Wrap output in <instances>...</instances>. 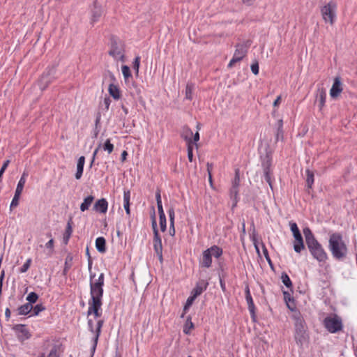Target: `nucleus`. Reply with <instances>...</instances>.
I'll list each match as a JSON object with an SVG mask.
<instances>
[{"label": "nucleus", "mask_w": 357, "mask_h": 357, "mask_svg": "<svg viewBox=\"0 0 357 357\" xmlns=\"http://www.w3.org/2000/svg\"><path fill=\"white\" fill-rule=\"evenodd\" d=\"M303 232L305 236L307 247L313 258L320 263L326 262L328 259L327 253L321 243L317 240L312 230L308 227H306L303 228Z\"/></svg>", "instance_id": "f257e3e1"}, {"label": "nucleus", "mask_w": 357, "mask_h": 357, "mask_svg": "<svg viewBox=\"0 0 357 357\" xmlns=\"http://www.w3.org/2000/svg\"><path fill=\"white\" fill-rule=\"evenodd\" d=\"M328 248L333 257L341 260L344 259L347 253V248L342 240V235L340 233L335 232L330 235Z\"/></svg>", "instance_id": "f03ea898"}, {"label": "nucleus", "mask_w": 357, "mask_h": 357, "mask_svg": "<svg viewBox=\"0 0 357 357\" xmlns=\"http://www.w3.org/2000/svg\"><path fill=\"white\" fill-rule=\"evenodd\" d=\"M292 318L294 320L295 341L298 345L302 347L308 338L306 323L299 311H295Z\"/></svg>", "instance_id": "7ed1b4c3"}, {"label": "nucleus", "mask_w": 357, "mask_h": 357, "mask_svg": "<svg viewBox=\"0 0 357 357\" xmlns=\"http://www.w3.org/2000/svg\"><path fill=\"white\" fill-rule=\"evenodd\" d=\"M95 274H90V299L102 300L103 296V287L105 283V275L100 273L98 278L93 280Z\"/></svg>", "instance_id": "20e7f679"}, {"label": "nucleus", "mask_w": 357, "mask_h": 357, "mask_svg": "<svg viewBox=\"0 0 357 357\" xmlns=\"http://www.w3.org/2000/svg\"><path fill=\"white\" fill-rule=\"evenodd\" d=\"M124 43L115 36L110 37V50L109 54L116 60L124 61Z\"/></svg>", "instance_id": "39448f33"}, {"label": "nucleus", "mask_w": 357, "mask_h": 357, "mask_svg": "<svg viewBox=\"0 0 357 357\" xmlns=\"http://www.w3.org/2000/svg\"><path fill=\"white\" fill-rule=\"evenodd\" d=\"M261 167L263 168L264 176L265 181L268 183L271 190H273V173L271 169L272 165V153L266 151L264 155L260 156Z\"/></svg>", "instance_id": "423d86ee"}, {"label": "nucleus", "mask_w": 357, "mask_h": 357, "mask_svg": "<svg viewBox=\"0 0 357 357\" xmlns=\"http://www.w3.org/2000/svg\"><path fill=\"white\" fill-rule=\"evenodd\" d=\"M323 324L326 329L331 333H337L343 328L342 320L336 314L326 317L324 319Z\"/></svg>", "instance_id": "0eeeda50"}, {"label": "nucleus", "mask_w": 357, "mask_h": 357, "mask_svg": "<svg viewBox=\"0 0 357 357\" xmlns=\"http://www.w3.org/2000/svg\"><path fill=\"white\" fill-rule=\"evenodd\" d=\"M103 324L104 321L102 319H100L97 321L96 327H94L93 320H88L89 329L91 333H94V337H93V343L91 349V357H93Z\"/></svg>", "instance_id": "6e6552de"}, {"label": "nucleus", "mask_w": 357, "mask_h": 357, "mask_svg": "<svg viewBox=\"0 0 357 357\" xmlns=\"http://www.w3.org/2000/svg\"><path fill=\"white\" fill-rule=\"evenodd\" d=\"M337 8V3L334 1H329L326 5L321 8V13L324 20L326 22H329L333 24L335 18V10Z\"/></svg>", "instance_id": "1a4fd4ad"}, {"label": "nucleus", "mask_w": 357, "mask_h": 357, "mask_svg": "<svg viewBox=\"0 0 357 357\" xmlns=\"http://www.w3.org/2000/svg\"><path fill=\"white\" fill-rule=\"evenodd\" d=\"M56 67L52 66L47 68V72L44 73L38 81V86L40 90L43 91L55 79Z\"/></svg>", "instance_id": "9d476101"}, {"label": "nucleus", "mask_w": 357, "mask_h": 357, "mask_svg": "<svg viewBox=\"0 0 357 357\" xmlns=\"http://www.w3.org/2000/svg\"><path fill=\"white\" fill-rule=\"evenodd\" d=\"M102 300L90 299L89 301V309L87 312L88 316L93 314L95 318L100 317L101 316L100 311L102 310Z\"/></svg>", "instance_id": "9b49d317"}, {"label": "nucleus", "mask_w": 357, "mask_h": 357, "mask_svg": "<svg viewBox=\"0 0 357 357\" xmlns=\"http://www.w3.org/2000/svg\"><path fill=\"white\" fill-rule=\"evenodd\" d=\"M13 329L16 333L18 340L22 342L31 337V333L24 324H16Z\"/></svg>", "instance_id": "f8f14e48"}, {"label": "nucleus", "mask_w": 357, "mask_h": 357, "mask_svg": "<svg viewBox=\"0 0 357 357\" xmlns=\"http://www.w3.org/2000/svg\"><path fill=\"white\" fill-rule=\"evenodd\" d=\"M251 44L252 41L250 40H247L246 41H244L243 43H238L236 45V50L234 55L241 58V61L243 59V57L246 55Z\"/></svg>", "instance_id": "ddd939ff"}, {"label": "nucleus", "mask_w": 357, "mask_h": 357, "mask_svg": "<svg viewBox=\"0 0 357 357\" xmlns=\"http://www.w3.org/2000/svg\"><path fill=\"white\" fill-rule=\"evenodd\" d=\"M293 236L294 238V249L296 252L301 253L302 250L305 249L302 234L301 231L298 233L296 232Z\"/></svg>", "instance_id": "4468645a"}, {"label": "nucleus", "mask_w": 357, "mask_h": 357, "mask_svg": "<svg viewBox=\"0 0 357 357\" xmlns=\"http://www.w3.org/2000/svg\"><path fill=\"white\" fill-rule=\"evenodd\" d=\"M208 286V282L204 280H199L195 287L192 289L191 295L193 296L194 298H197L200 296L204 291H205Z\"/></svg>", "instance_id": "2eb2a0df"}, {"label": "nucleus", "mask_w": 357, "mask_h": 357, "mask_svg": "<svg viewBox=\"0 0 357 357\" xmlns=\"http://www.w3.org/2000/svg\"><path fill=\"white\" fill-rule=\"evenodd\" d=\"M342 91L341 79L340 77H336L334 79L333 86L330 91V95L332 98L337 97Z\"/></svg>", "instance_id": "dca6fc26"}, {"label": "nucleus", "mask_w": 357, "mask_h": 357, "mask_svg": "<svg viewBox=\"0 0 357 357\" xmlns=\"http://www.w3.org/2000/svg\"><path fill=\"white\" fill-rule=\"evenodd\" d=\"M108 208V202L105 198L100 199L96 202L93 209L100 213H106Z\"/></svg>", "instance_id": "f3484780"}, {"label": "nucleus", "mask_w": 357, "mask_h": 357, "mask_svg": "<svg viewBox=\"0 0 357 357\" xmlns=\"http://www.w3.org/2000/svg\"><path fill=\"white\" fill-rule=\"evenodd\" d=\"M212 264V256L209 250H206L202 253V259L200 261V265L202 267L210 268Z\"/></svg>", "instance_id": "a211bd4d"}, {"label": "nucleus", "mask_w": 357, "mask_h": 357, "mask_svg": "<svg viewBox=\"0 0 357 357\" xmlns=\"http://www.w3.org/2000/svg\"><path fill=\"white\" fill-rule=\"evenodd\" d=\"M326 98V92L325 89L319 88L317 90L316 98L317 101L319 102V109H321L325 105Z\"/></svg>", "instance_id": "6ab92c4d"}, {"label": "nucleus", "mask_w": 357, "mask_h": 357, "mask_svg": "<svg viewBox=\"0 0 357 357\" xmlns=\"http://www.w3.org/2000/svg\"><path fill=\"white\" fill-rule=\"evenodd\" d=\"M283 296L287 307L294 313L296 310L294 298L291 296L290 293L286 291H283Z\"/></svg>", "instance_id": "aec40b11"}, {"label": "nucleus", "mask_w": 357, "mask_h": 357, "mask_svg": "<svg viewBox=\"0 0 357 357\" xmlns=\"http://www.w3.org/2000/svg\"><path fill=\"white\" fill-rule=\"evenodd\" d=\"M63 350L61 343L54 344L52 345V349L47 355V357H61Z\"/></svg>", "instance_id": "412c9836"}, {"label": "nucleus", "mask_w": 357, "mask_h": 357, "mask_svg": "<svg viewBox=\"0 0 357 357\" xmlns=\"http://www.w3.org/2000/svg\"><path fill=\"white\" fill-rule=\"evenodd\" d=\"M85 162V158L84 156H80L77 160V172L75 173V178L79 180L81 178L83 171H84V165Z\"/></svg>", "instance_id": "4be33fe9"}, {"label": "nucleus", "mask_w": 357, "mask_h": 357, "mask_svg": "<svg viewBox=\"0 0 357 357\" xmlns=\"http://www.w3.org/2000/svg\"><path fill=\"white\" fill-rule=\"evenodd\" d=\"M102 15V8L98 4L97 0L93 1V8L92 10V21L95 22L98 20Z\"/></svg>", "instance_id": "5701e85b"}, {"label": "nucleus", "mask_w": 357, "mask_h": 357, "mask_svg": "<svg viewBox=\"0 0 357 357\" xmlns=\"http://www.w3.org/2000/svg\"><path fill=\"white\" fill-rule=\"evenodd\" d=\"M250 236L251 241H252V243L255 245L257 252L258 254H259V249L258 247V243H259L258 234L256 231L254 224H252V228L250 229Z\"/></svg>", "instance_id": "b1692460"}, {"label": "nucleus", "mask_w": 357, "mask_h": 357, "mask_svg": "<svg viewBox=\"0 0 357 357\" xmlns=\"http://www.w3.org/2000/svg\"><path fill=\"white\" fill-rule=\"evenodd\" d=\"M153 249L155 252H158V251H162V239L159 233L153 234Z\"/></svg>", "instance_id": "393cba45"}, {"label": "nucleus", "mask_w": 357, "mask_h": 357, "mask_svg": "<svg viewBox=\"0 0 357 357\" xmlns=\"http://www.w3.org/2000/svg\"><path fill=\"white\" fill-rule=\"evenodd\" d=\"M109 95L114 99L119 100L121 98V91L119 87L114 84H110L108 88Z\"/></svg>", "instance_id": "a878e982"}, {"label": "nucleus", "mask_w": 357, "mask_h": 357, "mask_svg": "<svg viewBox=\"0 0 357 357\" xmlns=\"http://www.w3.org/2000/svg\"><path fill=\"white\" fill-rule=\"evenodd\" d=\"M96 248L100 253L106 252V240L104 237H98L96 240Z\"/></svg>", "instance_id": "bb28decb"}, {"label": "nucleus", "mask_w": 357, "mask_h": 357, "mask_svg": "<svg viewBox=\"0 0 357 357\" xmlns=\"http://www.w3.org/2000/svg\"><path fill=\"white\" fill-rule=\"evenodd\" d=\"M230 198L233 201L232 208L236 206L238 202V188L231 186L230 191Z\"/></svg>", "instance_id": "cd10ccee"}, {"label": "nucleus", "mask_w": 357, "mask_h": 357, "mask_svg": "<svg viewBox=\"0 0 357 357\" xmlns=\"http://www.w3.org/2000/svg\"><path fill=\"white\" fill-rule=\"evenodd\" d=\"M28 175H29V174H28V172H26V171H24L22 173V175L17 185L15 192H20L22 194L24 187V185H25V183H26V177L28 176Z\"/></svg>", "instance_id": "c85d7f7f"}, {"label": "nucleus", "mask_w": 357, "mask_h": 357, "mask_svg": "<svg viewBox=\"0 0 357 357\" xmlns=\"http://www.w3.org/2000/svg\"><path fill=\"white\" fill-rule=\"evenodd\" d=\"M94 200V197L93 195H89L84 199L83 202L80 205L81 211L84 212L89 209L91 204Z\"/></svg>", "instance_id": "c756f323"}, {"label": "nucleus", "mask_w": 357, "mask_h": 357, "mask_svg": "<svg viewBox=\"0 0 357 357\" xmlns=\"http://www.w3.org/2000/svg\"><path fill=\"white\" fill-rule=\"evenodd\" d=\"M184 139L186 141L188 144V158L190 162H192L193 160V144L192 138L188 137V135L184 136Z\"/></svg>", "instance_id": "7c9ffc66"}, {"label": "nucleus", "mask_w": 357, "mask_h": 357, "mask_svg": "<svg viewBox=\"0 0 357 357\" xmlns=\"http://www.w3.org/2000/svg\"><path fill=\"white\" fill-rule=\"evenodd\" d=\"M33 308V305H30V303H25L17 308L18 315H27L31 312Z\"/></svg>", "instance_id": "2f4dec72"}, {"label": "nucleus", "mask_w": 357, "mask_h": 357, "mask_svg": "<svg viewBox=\"0 0 357 357\" xmlns=\"http://www.w3.org/2000/svg\"><path fill=\"white\" fill-rule=\"evenodd\" d=\"M246 301L248 306V310L250 312L251 317L254 321H255L256 314H255V306L253 302V299L252 297L246 298Z\"/></svg>", "instance_id": "473e14b6"}, {"label": "nucleus", "mask_w": 357, "mask_h": 357, "mask_svg": "<svg viewBox=\"0 0 357 357\" xmlns=\"http://www.w3.org/2000/svg\"><path fill=\"white\" fill-rule=\"evenodd\" d=\"M100 119H101V114L100 112H98L96 114V121H95V128L93 129V137L97 138L98 133L100 130Z\"/></svg>", "instance_id": "72a5a7b5"}, {"label": "nucleus", "mask_w": 357, "mask_h": 357, "mask_svg": "<svg viewBox=\"0 0 357 357\" xmlns=\"http://www.w3.org/2000/svg\"><path fill=\"white\" fill-rule=\"evenodd\" d=\"M151 226H152L153 234H155L156 233H159L158 226H157V222H156V218H155V211L154 206H152V208H151Z\"/></svg>", "instance_id": "f704fd0d"}, {"label": "nucleus", "mask_w": 357, "mask_h": 357, "mask_svg": "<svg viewBox=\"0 0 357 357\" xmlns=\"http://www.w3.org/2000/svg\"><path fill=\"white\" fill-rule=\"evenodd\" d=\"M207 250H209L211 256L215 258H219L222 255V249L218 245H213Z\"/></svg>", "instance_id": "c9c22d12"}, {"label": "nucleus", "mask_w": 357, "mask_h": 357, "mask_svg": "<svg viewBox=\"0 0 357 357\" xmlns=\"http://www.w3.org/2000/svg\"><path fill=\"white\" fill-rule=\"evenodd\" d=\"M281 280H282V283L287 288L290 289H292V287H293L292 282L287 273H285V272L282 273Z\"/></svg>", "instance_id": "e433bc0d"}, {"label": "nucleus", "mask_w": 357, "mask_h": 357, "mask_svg": "<svg viewBox=\"0 0 357 357\" xmlns=\"http://www.w3.org/2000/svg\"><path fill=\"white\" fill-rule=\"evenodd\" d=\"M73 256L70 254H68L65 260V264H64V268L63 271V275H66L68 273V271L70 269L72 266V261H73Z\"/></svg>", "instance_id": "4c0bfd02"}, {"label": "nucleus", "mask_w": 357, "mask_h": 357, "mask_svg": "<svg viewBox=\"0 0 357 357\" xmlns=\"http://www.w3.org/2000/svg\"><path fill=\"white\" fill-rule=\"evenodd\" d=\"M194 328V324L191 321V317L188 316L187 317L186 321L185 323L184 327H183V333L185 334H190V330Z\"/></svg>", "instance_id": "58836bf2"}, {"label": "nucleus", "mask_w": 357, "mask_h": 357, "mask_svg": "<svg viewBox=\"0 0 357 357\" xmlns=\"http://www.w3.org/2000/svg\"><path fill=\"white\" fill-rule=\"evenodd\" d=\"M218 275H219L220 284L221 289L223 291H226V285H225L224 279L226 278L227 273L224 271V269L222 268H221L219 271Z\"/></svg>", "instance_id": "ea45409f"}, {"label": "nucleus", "mask_w": 357, "mask_h": 357, "mask_svg": "<svg viewBox=\"0 0 357 357\" xmlns=\"http://www.w3.org/2000/svg\"><path fill=\"white\" fill-rule=\"evenodd\" d=\"M306 185L308 188H311L314 183V173L310 169L306 170Z\"/></svg>", "instance_id": "a19ab883"}, {"label": "nucleus", "mask_w": 357, "mask_h": 357, "mask_svg": "<svg viewBox=\"0 0 357 357\" xmlns=\"http://www.w3.org/2000/svg\"><path fill=\"white\" fill-rule=\"evenodd\" d=\"M101 147L104 151H107L108 154H110L114 151V146L111 143L110 139H107L105 143L102 144Z\"/></svg>", "instance_id": "79ce46f5"}, {"label": "nucleus", "mask_w": 357, "mask_h": 357, "mask_svg": "<svg viewBox=\"0 0 357 357\" xmlns=\"http://www.w3.org/2000/svg\"><path fill=\"white\" fill-rule=\"evenodd\" d=\"M38 295L36 292H31L26 296L27 303H30V305H33V304L36 303L38 299Z\"/></svg>", "instance_id": "37998d69"}, {"label": "nucleus", "mask_w": 357, "mask_h": 357, "mask_svg": "<svg viewBox=\"0 0 357 357\" xmlns=\"http://www.w3.org/2000/svg\"><path fill=\"white\" fill-rule=\"evenodd\" d=\"M47 236L50 237V241L45 244V247L49 249L50 250V255H52L54 252V239L52 238V234L50 232H48L47 234Z\"/></svg>", "instance_id": "c03bdc74"}, {"label": "nucleus", "mask_w": 357, "mask_h": 357, "mask_svg": "<svg viewBox=\"0 0 357 357\" xmlns=\"http://www.w3.org/2000/svg\"><path fill=\"white\" fill-rule=\"evenodd\" d=\"M20 195H21V193L17 192H15V195L13 198V200H12L10 206V210L17 207L19 205V200L20 198Z\"/></svg>", "instance_id": "a18cd8bd"}, {"label": "nucleus", "mask_w": 357, "mask_h": 357, "mask_svg": "<svg viewBox=\"0 0 357 357\" xmlns=\"http://www.w3.org/2000/svg\"><path fill=\"white\" fill-rule=\"evenodd\" d=\"M261 247H262V250H263V254H264L266 261H268L270 266L272 268H273V265L272 261L269 257L268 252V250H267L265 244L262 241L261 242Z\"/></svg>", "instance_id": "49530a36"}, {"label": "nucleus", "mask_w": 357, "mask_h": 357, "mask_svg": "<svg viewBox=\"0 0 357 357\" xmlns=\"http://www.w3.org/2000/svg\"><path fill=\"white\" fill-rule=\"evenodd\" d=\"M33 316H37L40 314V312L44 311L45 310V307L42 304H37L35 306H33Z\"/></svg>", "instance_id": "de8ad7c7"}, {"label": "nucleus", "mask_w": 357, "mask_h": 357, "mask_svg": "<svg viewBox=\"0 0 357 357\" xmlns=\"http://www.w3.org/2000/svg\"><path fill=\"white\" fill-rule=\"evenodd\" d=\"M121 70H122V73H123V75L126 81L128 78L132 77L131 71H130L129 66L124 65L121 67Z\"/></svg>", "instance_id": "09e8293b"}, {"label": "nucleus", "mask_w": 357, "mask_h": 357, "mask_svg": "<svg viewBox=\"0 0 357 357\" xmlns=\"http://www.w3.org/2000/svg\"><path fill=\"white\" fill-rule=\"evenodd\" d=\"M239 185H240V172H239L238 169H236L235 170V176H234V180L232 181L231 186L238 188Z\"/></svg>", "instance_id": "8fccbe9b"}, {"label": "nucleus", "mask_w": 357, "mask_h": 357, "mask_svg": "<svg viewBox=\"0 0 357 357\" xmlns=\"http://www.w3.org/2000/svg\"><path fill=\"white\" fill-rule=\"evenodd\" d=\"M194 86L192 84H188L185 88V98L188 100H192V93Z\"/></svg>", "instance_id": "3c124183"}, {"label": "nucleus", "mask_w": 357, "mask_h": 357, "mask_svg": "<svg viewBox=\"0 0 357 357\" xmlns=\"http://www.w3.org/2000/svg\"><path fill=\"white\" fill-rule=\"evenodd\" d=\"M196 299V298H194L193 296H190L187 301H186V303L184 305V307H183V312L185 313L188 309L190 308V307L192 305L194 301Z\"/></svg>", "instance_id": "603ef678"}, {"label": "nucleus", "mask_w": 357, "mask_h": 357, "mask_svg": "<svg viewBox=\"0 0 357 357\" xmlns=\"http://www.w3.org/2000/svg\"><path fill=\"white\" fill-rule=\"evenodd\" d=\"M72 224H73V221H72V218H70L69 219V220L68 221L64 235H67V236H71L72 233H73Z\"/></svg>", "instance_id": "864d4df0"}, {"label": "nucleus", "mask_w": 357, "mask_h": 357, "mask_svg": "<svg viewBox=\"0 0 357 357\" xmlns=\"http://www.w3.org/2000/svg\"><path fill=\"white\" fill-rule=\"evenodd\" d=\"M160 230L164 232L167 229L166 216L159 217Z\"/></svg>", "instance_id": "5fc2aeb1"}, {"label": "nucleus", "mask_w": 357, "mask_h": 357, "mask_svg": "<svg viewBox=\"0 0 357 357\" xmlns=\"http://www.w3.org/2000/svg\"><path fill=\"white\" fill-rule=\"evenodd\" d=\"M31 259H28L23 264V266L20 268V272L22 273L26 272L31 266Z\"/></svg>", "instance_id": "6e6d98bb"}, {"label": "nucleus", "mask_w": 357, "mask_h": 357, "mask_svg": "<svg viewBox=\"0 0 357 357\" xmlns=\"http://www.w3.org/2000/svg\"><path fill=\"white\" fill-rule=\"evenodd\" d=\"M140 65V57L136 56L132 63L133 69L135 70L136 74L139 73V68Z\"/></svg>", "instance_id": "4d7b16f0"}, {"label": "nucleus", "mask_w": 357, "mask_h": 357, "mask_svg": "<svg viewBox=\"0 0 357 357\" xmlns=\"http://www.w3.org/2000/svg\"><path fill=\"white\" fill-rule=\"evenodd\" d=\"M251 70H252V73L255 75L259 74V67L258 61H255V62H253L252 63Z\"/></svg>", "instance_id": "13d9d810"}, {"label": "nucleus", "mask_w": 357, "mask_h": 357, "mask_svg": "<svg viewBox=\"0 0 357 357\" xmlns=\"http://www.w3.org/2000/svg\"><path fill=\"white\" fill-rule=\"evenodd\" d=\"M130 190H124L123 192V202L125 204H130Z\"/></svg>", "instance_id": "bf43d9fd"}, {"label": "nucleus", "mask_w": 357, "mask_h": 357, "mask_svg": "<svg viewBox=\"0 0 357 357\" xmlns=\"http://www.w3.org/2000/svg\"><path fill=\"white\" fill-rule=\"evenodd\" d=\"M289 226H290V229L293 234V235L296 232V233H298L300 232V230L298 227V225L296 222H289Z\"/></svg>", "instance_id": "052dcab7"}, {"label": "nucleus", "mask_w": 357, "mask_h": 357, "mask_svg": "<svg viewBox=\"0 0 357 357\" xmlns=\"http://www.w3.org/2000/svg\"><path fill=\"white\" fill-rule=\"evenodd\" d=\"M168 214H169V222L171 223H174L175 213H174V209L173 207H171L170 208H169Z\"/></svg>", "instance_id": "680f3d73"}, {"label": "nucleus", "mask_w": 357, "mask_h": 357, "mask_svg": "<svg viewBox=\"0 0 357 357\" xmlns=\"http://www.w3.org/2000/svg\"><path fill=\"white\" fill-rule=\"evenodd\" d=\"M86 255L88 257V267H89V271H91V267H92L93 261H92L91 257L90 255L89 250L88 247L86 248Z\"/></svg>", "instance_id": "e2e57ef3"}, {"label": "nucleus", "mask_w": 357, "mask_h": 357, "mask_svg": "<svg viewBox=\"0 0 357 357\" xmlns=\"http://www.w3.org/2000/svg\"><path fill=\"white\" fill-rule=\"evenodd\" d=\"M239 61H241V58L237 57L236 56L234 55L233 58L231 59V61H229V63L228 64V68H232L236 63L239 62Z\"/></svg>", "instance_id": "0e129e2a"}, {"label": "nucleus", "mask_w": 357, "mask_h": 357, "mask_svg": "<svg viewBox=\"0 0 357 357\" xmlns=\"http://www.w3.org/2000/svg\"><path fill=\"white\" fill-rule=\"evenodd\" d=\"M9 163H10L9 160H7L3 162V165L1 166V167L0 169V175L3 176V173L5 172L6 169H7Z\"/></svg>", "instance_id": "69168bd1"}, {"label": "nucleus", "mask_w": 357, "mask_h": 357, "mask_svg": "<svg viewBox=\"0 0 357 357\" xmlns=\"http://www.w3.org/2000/svg\"><path fill=\"white\" fill-rule=\"evenodd\" d=\"M159 217L165 216L162 203L157 204Z\"/></svg>", "instance_id": "338daca9"}, {"label": "nucleus", "mask_w": 357, "mask_h": 357, "mask_svg": "<svg viewBox=\"0 0 357 357\" xmlns=\"http://www.w3.org/2000/svg\"><path fill=\"white\" fill-rule=\"evenodd\" d=\"M111 102L112 101H111V99L109 97L105 98L104 101H103V105L105 106V109L106 110L109 109Z\"/></svg>", "instance_id": "774afa93"}]
</instances>
